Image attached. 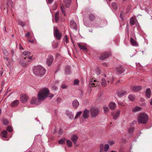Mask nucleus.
Segmentation results:
<instances>
[{"label": "nucleus", "instance_id": "nucleus-41", "mask_svg": "<svg viewBox=\"0 0 152 152\" xmlns=\"http://www.w3.org/2000/svg\"><path fill=\"white\" fill-rule=\"evenodd\" d=\"M128 98L131 101H133L134 99V97L132 95H129Z\"/></svg>", "mask_w": 152, "mask_h": 152}, {"label": "nucleus", "instance_id": "nucleus-39", "mask_svg": "<svg viewBox=\"0 0 152 152\" xmlns=\"http://www.w3.org/2000/svg\"><path fill=\"white\" fill-rule=\"evenodd\" d=\"M134 130V128L133 127H131L129 128L128 129V132L131 135H132Z\"/></svg>", "mask_w": 152, "mask_h": 152}, {"label": "nucleus", "instance_id": "nucleus-30", "mask_svg": "<svg viewBox=\"0 0 152 152\" xmlns=\"http://www.w3.org/2000/svg\"><path fill=\"white\" fill-rule=\"evenodd\" d=\"M141 109V108L140 107L136 106L134 107V108L132 110V111L133 112H136L140 111Z\"/></svg>", "mask_w": 152, "mask_h": 152}, {"label": "nucleus", "instance_id": "nucleus-33", "mask_svg": "<svg viewBox=\"0 0 152 152\" xmlns=\"http://www.w3.org/2000/svg\"><path fill=\"white\" fill-rule=\"evenodd\" d=\"M101 83L102 86L103 87H105L106 85V83L105 80V79L104 78H102V82Z\"/></svg>", "mask_w": 152, "mask_h": 152}, {"label": "nucleus", "instance_id": "nucleus-3", "mask_svg": "<svg viewBox=\"0 0 152 152\" xmlns=\"http://www.w3.org/2000/svg\"><path fill=\"white\" fill-rule=\"evenodd\" d=\"M148 119V116L145 113H140L138 116L137 122L140 124H146Z\"/></svg>", "mask_w": 152, "mask_h": 152}, {"label": "nucleus", "instance_id": "nucleus-44", "mask_svg": "<svg viewBox=\"0 0 152 152\" xmlns=\"http://www.w3.org/2000/svg\"><path fill=\"white\" fill-rule=\"evenodd\" d=\"M104 145L102 144H101L99 145L100 152H103Z\"/></svg>", "mask_w": 152, "mask_h": 152}, {"label": "nucleus", "instance_id": "nucleus-56", "mask_svg": "<svg viewBox=\"0 0 152 152\" xmlns=\"http://www.w3.org/2000/svg\"><path fill=\"white\" fill-rule=\"evenodd\" d=\"M127 33L128 34L129 33V28L128 27V25L127 24L126 26Z\"/></svg>", "mask_w": 152, "mask_h": 152}, {"label": "nucleus", "instance_id": "nucleus-11", "mask_svg": "<svg viewBox=\"0 0 152 152\" xmlns=\"http://www.w3.org/2000/svg\"><path fill=\"white\" fill-rule=\"evenodd\" d=\"M28 98L27 95L26 94H21L20 95V100L22 102L25 103L27 101Z\"/></svg>", "mask_w": 152, "mask_h": 152}, {"label": "nucleus", "instance_id": "nucleus-50", "mask_svg": "<svg viewBox=\"0 0 152 152\" xmlns=\"http://www.w3.org/2000/svg\"><path fill=\"white\" fill-rule=\"evenodd\" d=\"M64 41H66V43H68L69 42L68 38L67 37V35H66L64 39Z\"/></svg>", "mask_w": 152, "mask_h": 152}, {"label": "nucleus", "instance_id": "nucleus-36", "mask_svg": "<svg viewBox=\"0 0 152 152\" xmlns=\"http://www.w3.org/2000/svg\"><path fill=\"white\" fill-rule=\"evenodd\" d=\"M109 148V145L107 144H106L104 146V151L107 152Z\"/></svg>", "mask_w": 152, "mask_h": 152}, {"label": "nucleus", "instance_id": "nucleus-53", "mask_svg": "<svg viewBox=\"0 0 152 152\" xmlns=\"http://www.w3.org/2000/svg\"><path fill=\"white\" fill-rule=\"evenodd\" d=\"M61 87L62 89H65L67 87V86L64 84H62L61 86Z\"/></svg>", "mask_w": 152, "mask_h": 152}, {"label": "nucleus", "instance_id": "nucleus-48", "mask_svg": "<svg viewBox=\"0 0 152 152\" xmlns=\"http://www.w3.org/2000/svg\"><path fill=\"white\" fill-rule=\"evenodd\" d=\"M3 52L4 55L5 56H7L8 54V52L7 50H3Z\"/></svg>", "mask_w": 152, "mask_h": 152}, {"label": "nucleus", "instance_id": "nucleus-55", "mask_svg": "<svg viewBox=\"0 0 152 152\" xmlns=\"http://www.w3.org/2000/svg\"><path fill=\"white\" fill-rule=\"evenodd\" d=\"M52 88L54 90H56L57 89H58L57 87L56 86H52Z\"/></svg>", "mask_w": 152, "mask_h": 152}, {"label": "nucleus", "instance_id": "nucleus-60", "mask_svg": "<svg viewBox=\"0 0 152 152\" xmlns=\"http://www.w3.org/2000/svg\"><path fill=\"white\" fill-rule=\"evenodd\" d=\"M19 48L20 49H23V47L22 46L20 45V44L19 45Z\"/></svg>", "mask_w": 152, "mask_h": 152}, {"label": "nucleus", "instance_id": "nucleus-8", "mask_svg": "<svg viewBox=\"0 0 152 152\" xmlns=\"http://www.w3.org/2000/svg\"><path fill=\"white\" fill-rule=\"evenodd\" d=\"M53 56L51 55H49L47 59L46 63L48 66H50L52 64L53 61Z\"/></svg>", "mask_w": 152, "mask_h": 152}, {"label": "nucleus", "instance_id": "nucleus-58", "mask_svg": "<svg viewBox=\"0 0 152 152\" xmlns=\"http://www.w3.org/2000/svg\"><path fill=\"white\" fill-rule=\"evenodd\" d=\"M120 17L121 19H123V14L122 12L120 14Z\"/></svg>", "mask_w": 152, "mask_h": 152}, {"label": "nucleus", "instance_id": "nucleus-14", "mask_svg": "<svg viewBox=\"0 0 152 152\" xmlns=\"http://www.w3.org/2000/svg\"><path fill=\"white\" fill-rule=\"evenodd\" d=\"M71 28L75 30L77 29V27L75 22L74 20L71 21L70 22Z\"/></svg>", "mask_w": 152, "mask_h": 152}, {"label": "nucleus", "instance_id": "nucleus-42", "mask_svg": "<svg viewBox=\"0 0 152 152\" xmlns=\"http://www.w3.org/2000/svg\"><path fill=\"white\" fill-rule=\"evenodd\" d=\"M103 108L104 111L105 113H106L107 112H108L109 110V109L107 106L104 105L103 107Z\"/></svg>", "mask_w": 152, "mask_h": 152}, {"label": "nucleus", "instance_id": "nucleus-46", "mask_svg": "<svg viewBox=\"0 0 152 152\" xmlns=\"http://www.w3.org/2000/svg\"><path fill=\"white\" fill-rule=\"evenodd\" d=\"M82 112L81 111H79L77 112L76 115L75 117V119H76L77 117L80 116L82 114Z\"/></svg>", "mask_w": 152, "mask_h": 152}, {"label": "nucleus", "instance_id": "nucleus-2", "mask_svg": "<svg viewBox=\"0 0 152 152\" xmlns=\"http://www.w3.org/2000/svg\"><path fill=\"white\" fill-rule=\"evenodd\" d=\"M34 74L37 76L42 77L45 73V69L41 66L34 67L33 69Z\"/></svg>", "mask_w": 152, "mask_h": 152}, {"label": "nucleus", "instance_id": "nucleus-32", "mask_svg": "<svg viewBox=\"0 0 152 152\" xmlns=\"http://www.w3.org/2000/svg\"><path fill=\"white\" fill-rule=\"evenodd\" d=\"M66 139L65 138H63L62 139H60L58 140V143L59 144H65Z\"/></svg>", "mask_w": 152, "mask_h": 152}, {"label": "nucleus", "instance_id": "nucleus-38", "mask_svg": "<svg viewBox=\"0 0 152 152\" xmlns=\"http://www.w3.org/2000/svg\"><path fill=\"white\" fill-rule=\"evenodd\" d=\"M135 20L134 18H132L131 19L130 21V24L132 26L135 24Z\"/></svg>", "mask_w": 152, "mask_h": 152}, {"label": "nucleus", "instance_id": "nucleus-4", "mask_svg": "<svg viewBox=\"0 0 152 152\" xmlns=\"http://www.w3.org/2000/svg\"><path fill=\"white\" fill-rule=\"evenodd\" d=\"M90 113L92 117H95L99 114V110L98 108L95 107H93L90 110Z\"/></svg>", "mask_w": 152, "mask_h": 152}, {"label": "nucleus", "instance_id": "nucleus-21", "mask_svg": "<svg viewBox=\"0 0 152 152\" xmlns=\"http://www.w3.org/2000/svg\"><path fill=\"white\" fill-rule=\"evenodd\" d=\"M78 139V137L75 134L73 135L71 137V140L74 144L76 143Z\"/></svg>", "mask_w": 152, "mask_h": 152}, {"label": "nucleus", "instance_id": "nucleus-26", "mask_svg": "<svg viewBox=\"0 0 152 152\" xmlns=\"http://www.w3.org/2000/svg\"><path fill=\"white\" fill-rule=\"evenodd\" d=\"M151 94V90L150 88H147L146 90L145 94L146 96L150 98Z\"/></svg>", "mask_w": 152, "mask_h": 152}, {"label": "nucleus", "instance_id": "nucleus-1", "mask_svg": "<svg viewBox=\"0 0 152 152\" xmlns=\"http://www.w3.org/2000/svg\"><path fill=\"white\" fill-rule=\"evenodd\" d=\"M49 92V90L47 88H44L41 90L37 95L38 99H37L35 97H33L31 101V104L35 105L40 104L39 101H43L47 96Z\"/></svg>", "mask_w": 152, "mask_h": 152}, {"label": "nucleus", "instance_id": "nucleus-20", "mask_svg": "<svg viewBox=\"0 0 152 152\" xmlns=\"http://www.w3.org/2000/svg\"><path fill=\"white\" fill-rule=\"evenodd\" d=\"M142 87L140 86H134L132 88V91L134 92L138 91L141 90Z\"/></svg>", "mask_w": 152, "mask_h": 152}, {"label": "nucleus", "instance_id": "nucleus-37", "mask_svg": "<svg viewBox=\"0 0 152 152\" xmlns=\"http://www.w3.org/2000/svg\"><path fill=\"white\" fill-rule=\"evenodd\" d=\"M59 18V12H56L55 14V20L57 22Z\"/></svg>", "mask_w": 152, "mask_h": 152}, {"label": "nucleus", "instance_id": "nucleus-19", "mask_svg": "<svg viewBox=\"0 0 152 152\" xmlns=\"http://www.w3.org/2000/svg\"><path fill=\"white\" fill-rule=\"evenodd\" d=\"M72 104L73 108L76 109L79 105V103L77 100L75 99L73 101Z\"/></svg>", "mask_w": 152, "mask_h": 152}, {"label": "nucleus", "instance_id": "nucleus-40", "mask_svg": "<svg viewBox=\"0 0 152 152\" xmlns=\"http://www.w3.org/2000/svg\"><path fill=\"white\" fill-rule=\"evenodd\" d=\"M18 24L22 27H23L25 26V25L24 23H23L22 21H21L20 20H18Z\"/></svg>", "mask_w": 152, "mask_h": 152}, {"label": "nucleus", "instance_id": "nucleus-16", "mask_svg": "<svg viewBox=\"0 0 152 152\" xmlns=\"http://www.w3.org/2000/svg\"><path fill=\"white\" fill-rule=\"evenodd\" d=\"M121 111L118 110L117 112H114L112 113V115L113 116V119H116L120 115Z\"/></svg>", "mask_w": 152, "mask_h": 152}, {"label": "nucleus", "instance_id": "nucleus-43", "mask_svg": "<svg viewBox=\"0 0 152 152\" xmlns=\"http://www.w3.org/2000/svg\"><path fill=\"white\" fill-rule=\"evenodd\" d=\"M7 130L9 132H12L13 131L12 127L10 126H8L7 128Z\"/></svg>", "mask_w": 152, "mask_h": 152}, {"label": "nucleus", "instance_id": "nucleus-52", "mask_svg": "<svg viewBox=\"0 0 152 152\" xmlns=\"http://www.w3.org/2000/svg\"><path fill=\"white\" fill-rule=\"evenodd\" d=\"M118 103L119 105H121L122 106H125L124 104H123V103L121 102L118 101Z\"/></svg>", "mask_w": 152, "mask_h": 152}, {"label": "nucleus", "instance_id": "nucleus-9", "mask_svg": "<svg viewBox=\"0 0 152 152\" xmlns=\"http://www.w3.org/2000/svg\"><path fill=\"white\" fill-rule=\"evenodd\" d=\"M127 91H126L122 90L118 91L116 92V94L118 97L121 98L125 95Z\"/></svg>", "mask_w": 152, "mask_h": 152}, {"label": "nucleus", "instance_id": "nucleus-7", "mask_svg": "<svg viewBox=\"0 0 152 152\" xmlns=\"http://www.w3.org/2000/svg\"><path fill=\"white\" fill-rule=\"evenodd\" d=\"M110 55L111 53L110 52H104L102 55H101L100 58L101 60H104L105 58L109 56Z\"/></svg>", "mask_w": 152, "mask_h": 152}, {"label": "nucleus", "instance_id": "nucleus-17", "mask_svg": "<svg viewBox=\"0 0 152 152\" xmlns=\"http://www.w3.org/2000/svg\"><path fill=\"white\" fill-rule=\"evenodd\" d=\"M130 42L131 45L134 46H138V43L137 42L136 40L133 39L132 37H130Z\"/></svg>", "mask_w": 152, "mask_h": 152}, {"label": "nucleus", "instance_id": "nucleus-64", "mask_svg": "<svg viewBox=\"0 0 152 152\" xmlns=\"http://www.w3.org/2000/svg\"><path fill=\"white\" fill-rule=\"evenodd\" d=\"M4 58L7 61L8 60V58L7 57H4Z\"/></svg>", "mask_w": 152, "mask_h": 152}, {"label": "nucleus", "instance_id": "nucleus-27", "mask_svg": "<svg viewBox=\"0 0 152 152\" xmlns=\"http://www.w3.org/2000/svg\"><path fill=\"white\" fill-rule=\"evenodd\" d=\"M66 7V8H68L71 2V0H63Z\"/></svg>", "mask_w": 152, "mask_h": 152}, {"label": "nucleus", "instance_id": "nucleus-18", "mask_svg": "<svg viewBox=\"0 0 152 152\" xmlns=\"http://www.w3.org/2000/svg\"><path fill=\"white\" fill-rule=\"evenodd\" d=\"M15 51L13 50H12L11 52V55H12V57L11 60L12 62H15L16 59V56L14 55Z\"/></svg>", "mask_w": 152, "mask_h": 152}, {"label": "nucleus", "instance_id": "nucleus-54", "mask_svg": "<svg viewBox=\"0 0 152 152\" xmlns=\"http://www.w3.org/2000/svg\"><path fill=\"white\" fill-rule=\"evenodd\" d=\"M96 74L98 75H99V74H100V71L99 69H97L96 70Z\"/></svg>", "mask_w": 152, "mask_h": 152}, {"label": "nucleus", "instance_id": "nucleus-34", "mask_svg": "<svg viewBox=\"0 0 152 152\" xmlns=\"http://www.w3.org/2000/svg\"><path fill=\"white\" fill-rule=\"evenodd\" d=\"M66 73L67 74H69L71 73V70L70 67L66 66L65 69Z\"/></svg>", "mask_w": 152, "mask_h": 152}, {"label": "nucleus", "instance_id": "nucleus-12", "mask_svg": "<svg viewBox=\"0 0 152 152\" xmlns=\"http://www.w3.org/2000/svg\"><path fill=\"white\" fill-rule=\"evenodd\" d=\"M23 54L24 56H26V60H30L32 58V56H29L31 55V53L28 51H24L23 53Z\"/></svg>", "mask_w": 152, "mask_h": 152}, {"label": "nucleus", "instance_id": "nucleus-25", "mask_svg": "<svg viewBox=\"0 0 152 152\" xmlns=\"http://www.w3.org/2000/svg\"><path fill=\"white\" fill-rule=\"evenodd\" d=\"M66 115L70 119L72 118H73V115L72 113L68 110L66 112Z\"/></svg>", "mask_w": 152, "mask_h": 152}, {"label": "nucleus", "instance_id": "nucleus-23", "mask_svg": "<svg viewBox=\"0 0 152 152\" xmlns=\"http://www.w3.org/2000/svg\"><path fill=\"white\" fill-rule=\"evenodd\" d=\"M19 103V100H16L11 103V105L12 107H15L18 105Z\"/></svg>", "mask_w": 152, "mask_h": 152}, {"label": "nucleus", "instance_id": "nucleus-49", "mask_svg": "<svg viewBox=\"0 0 152 152\" xmlns=\"http://www.w3.org/2000/svg\"><path fill=\"white\" fill-rule=\"evenodd\" d=\"M79 80L78 79H76L74 81L73 84L75 85H77L79 83Z\"/></svg>", "mask_w": 152, "mask_h": 152}, {"label": "nucleus", "instance_id": "nucleus-5", "mask_svg": "<svg viewBox=\"0 0 152 152\" xmlns=\"http://www.w3.org/2000/svg\"><path fill=\"white\" fill-rule=\"evenodd\" d=\"M54 35L55 38L58 40H60L62 37V34L59 32L57 28H55L54 30Z\"/></svg>", "mask_w": 152, "mask_h": 152}, {"label": "nucleus", "instance_id": "nucleus-10", "mask_svg": "<svg viewBox=\"0 0 152 152\" xmlns=\"http://www.w3.org/2000/svg\"><path fill=\"white\" fill-rule=\"evenodd\" d=\"M29 62V61L28 60H26V57H23L20 64L22 66L25 67L27 65V63Z\"/></svg>", "mask_w": 152, "mask_h": 152}, {"label": "nucleus", "instance_id": "nucleus-31", "mask_svg": "<svg viewBox=\"0 0 152 152\" xmlns=\"http://www.w3.org/2000/svg\"><path fill=\"white\" fill-rule=\"evenodd\" d=\"M111 7L112 8L115 10H116L118 8L117 4L115 2H113L112 3Z\"/></svg>", "mask_w": 152, "mask_h": 152}, {"label": "nucleus", "instance_id": "nucleus-45", "mask_svg": "<svg viewBox=\"0 0 152 152\" xmlns=\"http://www.w3.org/2000/svg\"><path fill=\"white\" fill-rule=\"evenodd\" d=\"M61 9L62 12L63 14H64V15H65V8L64 6L62 5L61 7Z\"/></svg>", "mask_w": 152, "mask_h": 152}, {"label": "nucleus", "instance_id": "nucleus-35", "mask_svg": "<svg viewBox=\"0 0 152 152\" xmlns=\"http://www.w3.org/2000/svg\"><path fill=\"white\" fill-rule=\"evenodd\" d=\"M66 142L67 145L69 147H71L72 146V143L70 140H67Z\"/></svg>", "mask_w": 152, "mask_h": 152}, {"label": "nucleus", "instance_id": "nucleus-29", "mask_svg": "<svg viewBox=\"0 0 152 152\" xmlns=\"http://www.w3.org/2000/svg\"><path fill=\"white\" fill-rule=\"evenodd\" d=\"M7 131L6 130H4L2 131L1 133V136L4 138H7Z\"/></svg>", "mask_w": 152, "mask_h": 152}, {"label": "nucleus", "instance_id": "nucleus-15", "mask_svg": "<svg viewBox=\"0 0 152 152\" xmlns=\"http://www.w3.org/2000/svg\"><path fill=\"white\" fill-rule=\"evenodd\" d=\"M97 81L94 79H92L89 83L90 86L91 87L92 86V87H93L96 86L98 84L97 83Z\"/></svg>", "mask_w": 152, "mask_h": 152}, {"label": "nucleus", "instance_id": "nucleus-51", "mask_svg": "<svg viewBox=\"0 0 152 152\" xmlns=\"http://www.w3.org/2000/svg\"><path fill=\"white\" fill-rule=\"evenodd\" d=\"M108 142L110 145H112L115 143L113 141H109Z\"/></svg>", "mask_w": 152, "mask_h": 152}, {"label": "nucleus", "instance_id": "nucleus-62", "mask_svg": "<svg viewBox=\"0 0 152 152\" xmlns=\"http://www.w3.org/2000/svg\"><path fill=\"white\" fill-rule=\"evenodd\" d=\"M3 73V70H1L0 71V73H1V76H2V74Z\"/></svg>", "mask_w": 152, "mask_h": 152}, {"label": "nucleus", "instance_id": "nucleus-6", "mask_svg": "<svg viewBox=\"0 0 152 152\" xmlns=\"http://www.w3.org/2000/svg\"><path fill=\"white\" fill-rule=\"evenodd\" d=\"M89 110L87 109L84 110L82 115L83 119H86L88 118L89 117Z\"/></svg>", "mask_w": 152, "mask_h": 152}, {"label": "nucleus", "instance_id": "nucleus-61", "mask_svg": "<svg viewBox=\"0 0 152 152\" xmlns=\"http://www.w3.org/2000/svg\"><path fill=\"white\" fill-rule=\"evenodd\" d=\"M28 42H31V43H33L34 42V41L33 40H28Z\"/></svg>", "mask_w": 152, "mask_h": 152}, {"label": "nucleus", "instance_id": "nucleus-57", "mask_svg": "<svg viewBox=\"0 0 152 152\" xmlns=\"http://www.w3.org/2000/svg\"><path fill=\"white\" fill-rule=\"evenodd\" d=\"M48 0V3L49 4H51L52 3V2L53 1V0Z\"/></svg>", "mask_w": 152, "mask_h": 152}, {"label": "nucleus", "instance_id": "nucleus-24", "mask_svg": "<svg viewBox=\"0 0 152 152\" xmlns=\"http://www.w3.org/2000/svg\"><path fill=\"white\" fill-rule=\"evenodd\" d=\"M88 18L90 21H94L95 19L96 18L94 14L90 13L89 15Z\"/></svg>", "mask_w": 152, "mask_h": 152}, {"label": "nucleus", "instance_id": "nucleus-59", "mask_svg": "<svg viewBox=\"0 0 152 152\" xmlns=\"http://www.w3.org/2000/svg\"><path fill=\"white\" fill-rule=\"evenodd\" d=\"M30 32H28V33H27V34H26V37H28V35H30Z\"/></svg>", "mask_w": 152, "mask_h": 152}, {"label": "nucleus", "instance_id": "nucleus-47", "mask_svg": "<svg viewBox=\"0 0 152 152\" xmlns=\"http://www.w3.org/2000/svg\"><path fill=\"white\" fill-rule=\"evenodd\" d=\"M3 122L4 125H6L9 123V121L7 119H4L3 120Z\"/></svg>", "mask_w": 152, "mask_h": 152}, {"label": "nucleus", "instance_id": "nucleus-22", "mask_svg": "<svg viewBox=\"0 0 152 152\" xmlns=\"http://www.w3.org/2000/svg\"><path fill=\"white\" fill-rule=\"evenodd\" d=\"M109 107L111 110H114L116 108V104L115 103L111 102L109 104Z\"/></svg>", "mask_w": 152, "mask_h": 152}, {"label": "nucleus", "instance_id": "nucleus-13", "mask_svg": "<svg viewBox=\"0 0 152 152\" xmlns=\"http://www.w3.org/2000/svg\"><path fill=\"white\" fill-rule=\"evenodd\" d=\"M116 71L117 72L120 74L124 73V69L123 67L122 66H120L116 68Z\"/></svg>", "mask_w": 152, "mask_h": 152}, {"label": "nucleus", "instance_id": "nucleus-28", "mask_svg": "<svg viewBox=\"0 0 152 152\" xmlns=\"http://www.w3.org/2000/svg\"><path fill=\"white\" fill-rule=\"evenodd\" d=\"M77 45L79 46V48L81 50H87V48L85 45H81L79 43H77Z\"/></svg>", "mask_w": 152, "mask_h": 152}, {"label": "nucleus", "instance_id": "nucleus-63", "mask_svg": "<svg viewBox=\"0 0 152 152\" xmlns=\"http://www.w3.org/2000/svg\"><path fill=\"white\" fill-rule=\"evenodd\" d=\"M137 123V121L136 120H134L132 122V123L134 124Z\"/></svg>", "mask_w": 152, "mask_h": 152}]
</instances>
